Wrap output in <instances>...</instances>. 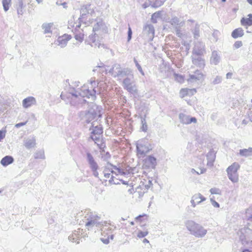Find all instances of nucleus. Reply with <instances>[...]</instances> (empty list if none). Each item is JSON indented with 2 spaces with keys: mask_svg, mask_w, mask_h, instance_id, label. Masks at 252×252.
<instances>
[{
  "mask_svg": "<svg viewBox=\"0 0 252 252\" xmlns=\"http://www.w3.org/2000/svg\"><path fill=\"white\" fill-rule=\"evenodd\" d=\"M70 35L64 34L63 36H59L57 39L58 45L61 48H63L67 45V42L71 39Z\"/></svg>",
  "mask_w": 252,
  "mask_h": 252,
  "instance_id": "15",
  "label": "nucleus"
},
{
  "mask_svg": "<svg viewBox=\"0 0 252 252\" xmlns=\"http://www.w3.org/2000/svg\"><path fill=\"white\" fill-rule=\"evenodd\" d=\"M80 229H78V230H75L73 233L69 236L68 237V240L70 241H71L72 242H76L77 244H78L79 243V241H77L78 240V238H79L80 236Z\"/></svg>",
  "mask_w": 252,
  "mask_h": 252,
  "instance_id": "27",
  "label": "nucleus"
},
{
  "mask_svg": "<svg viewBox=\"0 0 252 252\" xmlns=\"http://www.w3.org/2000/svg\"><path fill=\"white\" fill-rule=\"evenodd\" d=\"M166 0H158V6L162 5Z\"/></svg>",
  "mask_w": 252,
  "mask_h": 252,
  "instance_id": "63",
  "label": "nucleus"
},
{
  "mask_svg": "<svg viewBox=\"0 0 252 252\" xmlns=\"http://www.w3.org/2000/svg\"><path fill=\"white\" fill-rule=\"evenodd\" d=\"M145 140H140L136 143L137 155L139 157H143L150 151Z\"/></svg>",
  "mask_w": 252,
  "mask_h": 252,
  "instance_id": "8",
  "label": "nucleus"
},
{
  "mask_svg": "<svg viewBox=\"0 0 252 252\" xmlns=\"http://www.w3.org/2000/svg\"><path fill=\"white\" fill-rule=\"evenodd\" d=\"M34 158L35 159H44L45 158V155H44V152L43 150H39L38 151H36L34 155Z\"/></svg>",
  "mask_w": 252,
  "mask_h": 252,
  "instance_id": "37",
  "label": "nucleus"
},
{
  "mask_svg": "<svg viewBox=\"0 0 252 252\" xmlns=\"http://www.w3.org/2000/svg\"><path fill=\"white\" fill-rule=\"evenodd\" d=\"M144 217H146V218L147 216L145 214H144L143 215H139V216H138V217H137L136 218V220H138V221H141L142 220L141 219L144 218Z\"/></svg>",
  "mask_w": 252,
  "mask_h": 252,
  "instance_id": "59",
  "label": "nucleus"
},
{
  "mask_svg": "<svg viewBox=\"0 0 252 252\" xmlns=\"http://www.w3.org/2000/svg\"><path fill=\"white\" fill-rule=\"evenodd\" d=\"M185 225L190 234L197 238L203 237L207 232V230L202 226L193 220H187Z\"/></svg>",
  "mask_w": 252,
  "mask_h": 252,
  "instance_id": "2",
  "label": "nucleus"
},
{
  "mask_svg": "<svg viewBox=\"0 0 252 252\" xmlns=\"http://www.w3.org/2000/svg\"><path fill=\"white\" fill-rule=\"evenodd\" d=\"M134 63H135V65L137 67L138 70L140 71V72L142 74V75H144V72L142 70V67L141 66H140V65L138 63L137 61L135 59H134Z\"/></svg>",
  "mask_w": 252,
  "mask_h": 252,
  "instance_id": "46",
  "label": "nucleus"
},
{
  "mask_svg": "<svg viewBox=\"0 0 252 252\" xmlns=\"http://www.w3.org/2000/svg\"><path fill=\"white\" fill-rule=\"evenodd\" d=\"M191 172L193 174L196 173L197 174H199V173L198 172H196L194 169H191Z\"/></svg>",
  "mask_w": 252,
  "mask_h": 252,
  "instance_id": "64",
  "label": "nucleus"
},
{
  "mask_svg": "<svg viewBox=\"0 0 252 252\" xmlns=\"http://www.w3.org/2000/svg\"><path fill=\"white\" fill-rule=\"evenodd\" d=\"M109 72L114 77H124L129 74V71L127 68L122 69L121 65L117 63L113 65Z\"/></svg>",
  "mask_w": 252,
  "mask_h": 252,
  "instance_id": "4",
  "label": "nucleus"
},
{
  "mask_svg": "<svg viewBox=\"0 0 252 252\" xmlns=\"http://www.w3.org/2000/svg\"><path fill=\"white\" fill-rule=\"evenodd\" d=\"M96 35H97V34L96 33H94V35H93V34L90 35L89 36V41L90 42L89 44L92 47L97 46L98 48H99L101 44H100V43H99L98 42V40H96Z\"/></svg>",
  "mask_w": 252,
  "mask_h": 252,
  "instance_id": "22",
  "label": "nucleus"
},
{
  "mask_svg": "<svg viewBox=\"0 0 252 252\" xmlns=\"http://www.w3.org/2000/svg\"><path fill=\"white\" fill-rule=\"evenodd\" d=\"M24 6L23 4V2L22 0H19L16 5V9L17 11V14L19 15H22L24 13L23 9Z\"/></svg>",
  "mask_w": 252,
  "mask_h": 252,
  "instance_id": "32",
  "label": "nucleus"
},
{
  "mask_svg": "<svg viewBox=\"0 0 252 252\" xmlns=\"http://www.w3.org/2000/svg\"><path fill=\"white\" fill-rule=\"evenodd\" d=\"M90 130H92L91 134H96L97 135H100L102 132V128L100 126H94V122L92 123V128H90Z\"/></svg>",
  "mask_w": 252,
  "mask_h": 252,
  "instance_id": "26",
  "label": "nucleus"
},
{
  "mask_svg": "<svg viewBox=\"0 0 252 252\" xmlns=\"http://www.w3.org/2000/svg\"><path fill=\"white\" fill-rule=\"evenodd\" d=\"M239 154L241 156L249 157L252 155V148L244 149L240 150Z\"/></svg>",
  "mask_w": 252,
  "mask_h": 252,
  "instance_id": "31",
  "label": "nucleus"
},
{
  "mask_svg": "<svg viewBox=\"0 0 252 252\" xmlns=\"http://www.w3.org/2000/svg\"><path fill=\"white\" fill-rule=\"evenodd\" d=\"M203 78V74L199 71L197 70L193 74L189 75L188 81L190 82H194L199 81Z\"/></svg>",
  "mask_w": 252,
  "mask_h": 252,
  "instance_id": "19",
  "label": "nucleus"
},
{
  "mask_svg": "<svg viewBox=\"0 0 252 252\" xmlns=\"http://www.w3.org/2000/svg\"><path fill=\"white\" fill-rule=\"evenodd\" d=\"M170 22L171 25L173 26L179 25L180 26H183L184 25V23L180 22L179 19L177 17H174L172 18Z\"/></svg>",
  "mask_w": 252,
  "mask_h": 252,
  "instance_id": "39",
  "label": "nucleus"
},
{
  "mask_svg": "<svg viewBox=\"0 0 252 252\" xmlns=\"http://www.w3.org/2000/svg\"><path fill=\"white\" fill-rule=\"evenodd\" d=\"M220 61V56L219 52L213 51L210 59V62L211 64L217 65Z\"/></svg>",
  "mask_w": 252,
  "mask_h": 252,
  "instance_id": "16",
  "label": "nucleus"
},
{
  "mask_svg": "<svg viewBox=\"0 0 252 252\" xmlns=\"http://www.w3.org/2000/svg\"><path fill=\"white\" fill-rule=\"evenodd\" d=\"M36 145L35 137H28L24 140V145L27 149L34 148Z\"/></svg>",
  "mask_w": 252,
  "mask_h": 252,
  "instance_id": "17",
  "label": "nucleus"
},
{
  "mask_svg": "<svg viewBox=\"0 0 252 252\" xmlns=\"http://www.w3.org/2000/svg\"><path fill=\"white\" fill-rule=\"evenodd\" d=\"M100 217L95 213L89 212L85 216V226L88 230H92L93 227H96L100 228L101 234L105 235L106 230H111L110 224H107L106 221H100Z\"/></svg>",
  "mask_w": 252,
  "mask_h": 252,
  "instance_id": "1",
  "label": "nucleus"
},
{
  "mask_svg": "<svg viewBox=\"0 0 252 252\" xmlns=\"http://www.w3.org/2000/svg\"><path fill=\"white\" fill-rule=\"evenodd\" d=\"M199 27L200 26L198 24H196L194 28L191 30L193 37L195 39H198L200 36Z\"/></svg>",
  "mask_w": 252,
  "mask_h": 252,
  "instance_id": "35",
  "label": "nucleus"
},
{
  "mask_svg": "<svg viewBox=\"0 0 252 252\" xmlns=\"http://www.w3.org/2000/svg\"><path fill=\"white\" fill-rule=\"evenodd\" d=\"M11 0H2V5L5 11H7L9 9V6L11 5Z\"/></svg>",
  "mask_w": 252,
  "mask_h": 252,
  "instance_id": "38",
  "label": "nucleus"
},
{
  "mask_svg": "<svg viewBox=\"0 0 252 252\" xmlns=\"http://www.w3.org/2000/svg\"><path fill=\"white\" fill-rule=\"evenodd\" d=\"M211 201L212 202V204L215 207L219 208L220 207V204L214 200L213 199H212V198L211 199Z\"/></svg>",
  "mask_w": 252,
  "mask_h": 252,
  "instance_id": "52",
  "label": "nucleus"
},
{
  "mask_svg": "<svg viewBox=\"0 0 252 252\" xmlns=\"http://www.w3.org/2000/svg\"><path fill=\"white\" fill-rule=\"evenodd\" d=\"M192 199H193L197 204L206 200V198L202 196L200 193L194 194L192 197Z\"/></svg>",
  "mask_w": 252,
  "mask_h": 252,
  "instance_id": "30",
  "label": "nucleus"
},
{
  "mask_svg": "<svg viewBox=\"0 0 252 252\" xmlns=\"http://www.w3.org/2000/svg\"><path fill=\"white\" fill-rule=\"evenodd\" d=\"M53 23H44L42 25V28L44 30V33H51V29L53 26Z\"/></svg>",
  "mask_w": 252,
  "mask_h": 252,
  "instance_id": "33",
  "label": "nucleus"
},
{
  "mask_svg": "<svg viewBox=\"0 0 252 252\" xmlns=\"http://www.w3.org/2000/svg\"><path fill=\"white\" fill-rule=\"evenodd\" d=\"M93 13L94 10L91 4L83 5L80 10L81 16L79 18L80 22H83L82 19L84 18V16L87 14H90L92 15Z\"/></svg>",
  "mask_w": 252,
  "mask_h": 252,
  "instance_id": "12",
  "label": "nucleus"
},
{
  "mask_svg": "<svg viewBox=\"0 0 252 252\" xmlns=\"http://www.w3.org/2000/svg\"><path fill=\"white\" fill-rule=\"evenodd\" d=\"M241 23L243 26H252V19H250L249 18H242L241 20Z\"/></svg>",
  "mask_w": 252,
  "mask_h": 252,
  "instance_id": "36",
  "label": "nucleus"
},
{
  "mask_svg": "<svg viewBox=\"0 0 252 252\" xmlns=\"http://www.w3.org/2000/svg\"><path fill=\"white\" fill-rule=\"evenodd\" d=\"M100 135H97L96 134H92V135L91 136V138L94 140V141H98L99 140Z\"/></svg>",
  "mask_w": 252,
  "mask_h": 252,
  "instance_id": "49",
  "label": "nucleus"
},
{
  "mask_svg": "<svg viewBox=\"0 0 252 252\" xmlns=\"http://www.w3.org/2000/svg\"><path fill=\"white\" fill-rule=\"evenodd\" d=\"M144 31L148 33L150 38L154 37L155 30L153 25L150 24L146 25L144 28Z\"/></svg>",
  "mask_w": 252,
  "mask_h": 252,
  "instance_id": "25",
  "label": "nucleus"
},
{
  "mask_svg": "<svg viewBox=\"0 0 252 252\" xmlns=\"http://www.w3.org/2000/svg\"><path fill=\"white\" fill-rule=\"evenodd\" d=\"M192 63L200 68H204L205 66V60L201 57L191 56Z\"/></svg>",
  "mask_w": 252,
  "mask_h": 252,
  "instance_id": "14",
  "label": "nucleus"
},
{
  "mask_svg": "<svg viewBox=\"0 0 252 252\" xmlns=\"http://www.w3.org/2000/svg\"><path fill=\"white\" fill-rule=\"evenodd\" d=\"M205 53V45L203 42L197 41L194 43L192 56H202Z\"/></svg>",
  "mask_w": 252,
  "mask_h": 252,
  "instance_id": "9",
  "label": "nucleus"
},
{
  "mask_svg": "<svg viewBox=\"0 0 252 252\" xmlns=\"http://www.w3.org/2000/svg\"><path fill=\"white\" fill-rule=\"evenodd\" d=\"M6 131L5 129L0 130V142L5 138Z\"/></svg>",
  "mask_w": 252,
  "mask_h": 252,
  "instance_id": "47",
  "label": "nucleus"
},
{
  "mask_svg": "<svg viewBox=\"0 0 252 252\" xmlns=\"http://www.w3.org/2000/svg\"><path fill=\"white\" fill-rule=\"evenodd\" d=\"M222 81V78L221 76H217L216 78L214 79V80L212 82V84L214 85H216L220 84L221 83Z\"/></svg>",
  "mask_w": 252,
  "mask_h": 252,
  "instance_id": "44",
  "label": "nucleus"
},
{
  "mask_svg": "<svg viewBox=\"0 0 252 252\" xmlns=\"http://www.w3.org/2000/svg\"><path fill=\"white\" fill-rule=\"evenodd\" d=\"M232 76V73L231 72H228L226 74V78L230 79V78H231Z\"/></svg>",
  "mask_w": 252,
  "mask_h": 252,
  "instance_id": "62",
  "label": "nucleus"
},
{
  "mask_svg": "<svg viewBox=\"0 0 252 252\" xmlns=\"http://www.w3.org/2000/svg\"><path fill=\"white\" fill-rule=\"evenodd\" d=\"M123 84L124 89H126L130 93L135 94L137 92V87L132 76L124 79Z\"/></svg>",
  "mask_w": 252,
  "mask_h": 252,
  "instance_id": "7",
  "label": "nucleus"
},
{
  "mask_svg": "<svg viewBox=\"0 0 252 252\" xmlns=\"http://www.w3.org/2000/svg\"><path fill=\"white\" fill-rule=\"evenodd\" d=\"M244 35V31L242 28H238L234 30L232 33L231 36L234 38H237L239 37H241Z\"/></svg>",
  "mask_w": 252,
  "mask_h": 252,
  "instance_id": "29",
  "label": "nucleus"
},
{
  "mask_svg": "<svg viewBox=\"0 0 252 252\" xmlns=\"http://www.w3.org/2000/svg\"><path fill=\"white\" fill-rule=\"evenodd\" d=\"M239 168V164L237 162H234L227 168L226 171L228 178L233 183H236L238 181L237 171Z\"/></svg>",
  "mask_w": 252,
  "mask_h": 252,
  "instance_id": "6",
  "label": "nucleus"
},
{
  "mask_svg": "<svg viewBox=\"0 0 252 252\" xmlns=\"http://www.w3.org/2000/svg\"><path fill=\"white\" fill-rule=\"evenodd\" d=\"M113 165L109 162L107 163V165L105 166L103 170L104 176L105 178H109L110 177L109 180V183H112L113 182V176L111 175V173H113L114 170L112 168Z\"/></svg>",
  "mask_w": 252,
  "mask_h": 252,
  "instance_id": "11",
  "label": "nucleus"
},
{
  "mask_svg": "<svg viewBox=\"0 0 252 252\" xmlns=\"http://www.w3.org/2000/svg\"><path fill=\"white\" fill-rule=\"evenodd\" d=\"M158 19V12H155L151 17V20L153 23H157Z\"/></svg>",
  "mask_w": 252,
  "mask_h": 252,
  "instance_id": "48",
  "label": "nucleus"
},
{
  "mask_svg": "<svg viewBox=\"0 0 252 252\" xmlns=\"http://www.w3.org/2000/svg\"><path fill=\"white\" fill-rule=\"evenodd\" d=\"M158 18H160L163 21H168L169 20V18L166 17V14L163 11H158Z\"/></svg>",
  "mask_w": 252,
  "mask_h": 252,
  "instance_id": "41",
  "label": "nucleus"
},
{
  "mask_svg": "<svg viewBox=\"0 0 252 252\" xmlns=\"http://www.w3.org/2000/svg\"><path fill=\"white\" fill-rule=\"evenodd\" d=\"M101 31L102 32H107V28L104 23L99 21L94 25L93 27V32L95 33L96 32Z\"/></svg>",
  "mask_w": 252,
  "mask_h": 252,
  "instance_id": "18",
  "label": "nucleus"
},
{
  "mask_svg": "<svg viewBox=\"0 0 252 252\" xmlns=\"http://www.w3.org/2000/svg\"><path fill=\"white\" fill-rule=\"evenodd\" d=\"M190 202L191 203V206L193 207H195L196 206V202L191 198V200L190 201Z\"/></svg>",
  "mask_w": 252,
  "mask_h": 252,
  "instance_id": "61",
  "label": "nucleus"
},
{
  "mask_svg": "<svg viewBox=\"0 0 252 252\" xmlns=\"http://www.w3.org/2000/svg\"><path fill=\"white\" fill-rule=\"evenodd\" d=\"M84 37V33L79 31L78 32V33H76L74 36L75 39L81 42L83 40Z\"/></svg>",
  "mask_w": 252,
  "mask_h": 252,
  "instance_id": "40",
  "label": "nucleus"
},
{
  "mask_svg": "<svg viewBox=\"0 0 252 252\" xmlns=\"http://www.w3.org/2000/svg\"><path fill=\"white\" fill-rule=\"evenodd\" d=\"M132 30L130 27L128 28V32H127V41H129L131 39L132 37Z\"/></svg>",
  "mask_w": 252,
  "mask_h": 252,
  "instance_id": "50",
  "label": "nucleus"
},
{
  "mask_svg": "<svg viewBox=\"0 0 252 252\" xmlns=\"http://www.w3.org/2000/svg\"><path fill=\"white\" fill-rule=\"evenodd\" d=\"M175 31H176V35L178 37H181L182 33L181 32H180V30L179 29V28H177V27H176Z\"/></svg>",
  "mask_w": 252,
  "mask_h": 252,
  "instance_id": "54",
  "label": "nucleus"
},
{
  "mask_svg": "<svg viewBox=\"0 0 252 252\" xmlns=\"http://www.w3.org/2000/svg\"><path fill=\"white\" fill-rule=\"evenodd\" d=\"M112 168L113 170H115V171L114 170L113 173L116 174V175H125L126 174V173L125 171V170L121 168L120 167H117L116 166L113 165Z\"/></svg>",
  "mask_w": 252,
  "mask_h": 252,
  "instance_id": "34",
  "label": "nucleus"
},
{
  "mask_svg": "<svg viewBox=\"0 0 252 252\" xmlns=\"http://www.w3.org/2000/svg\"><path fill=\"white\" fill-rule=\"evenodd\" d=\"M101 241L105 244H107L109 243V236H108L107 238H101Z\"/></svg>",
  "mask_w": 252,
  "mask_h": 252,
  "instance_id": "56",
  "label": "nucleus"
},
{
  "mask_svg": "<svg viewBox=\"0 0 252 252\" xmlns=\"http://www.w3.org/2000/svg\"><path fill=\"white\" fill-rule=\"evenodd\" d=\"M5 110V107L4 106V104H2V105H0V114L3 113Z\"/></svg>",
  "mask_w": 252,
  "mask_h": 252,
  "instance_id": "58",
  "label": "nucleus"
},
{
  "mask_svg": "<svg viewBox=\"0 0 252 252\" xmlns=\"http://www.w3.org/2000/svg\"><path fill=\"white\" fill-rule=\"evenodd\" d=\"M246 215L248 220H252V213H248V209L246 211Z\"/></svg>",
  "mask_w": 252,
  "mask_h": 252,
  "instance_id": "57",
  "label": "nucleus"
},
{
  "mask_svg": "<svg viewBox=\"0 0 252 252\" xmlns=\"http://www.w3.org/2000/svg\"><path fill=\"white\" fill-rule=\"evenodd\" d=\"M210 191L212 194H220V190L216 188L211 189Z\"/></svg>",
  "mask_w": 252,
  "mask_h": 252,
  "instance_id": "45",
  "label": "nucleus"
},
{
  "mask_svg": "<svg viewBox=\"0 0 252 252\" xmlns=\"http://www.w3.org/2000/svg\"><path fill=\"white\" fill-rule=\"evenodd\" d=\"M95 94V91L94 89H93L92 92L90 91L89 90H86L81 91H76L75 93H71L72 95L75 97L80 96L83 97H87L88 98L90 97V96H92L93 97L94 96Z\"/></svg>",
  "mask_w": 252,
  "mask_h": 252,
  "instance_id": "13",
  "label": "nucleus"
},
{
  "mask_svg": "<svg viewBox=\"0 0 252 252\" xmlns=\"http://www.w3.org/2000/svg\"><path fill=\"white\" fill-rule=\"evenodd\" d=\"M188 90L187 89H182L181 91L180 94L182 95V97H184L185 95H187Z\"/></svg>",
  "mask_w": 252,
  "mask_h": 252,
  "instance_id": "55",
  "label": "nucleus"
},
{
  "mask_svg": "<svg viewBox=\"0 0 252 252\" xmlns=\"http://www.w3.org/2000/svg\"><path fill=\"white\" fill-rule=\"evenodd\" d=\"M27 122H28V121H26L25 122H22V123H18V124L15 125V126L16 128H19V127H20L22 126H25L27 123Z\"/></svg>",
  "mask_w": 252,
  "mask_h": 252,
  "instance_id": "53",
  "label": "nucleus"
},
{
  "mask_svg": "<svg viewBox=\"0 0 252 252\" xmlns=\"http://www.w3.org/2000/svg\"><path fill=\"white\" fill-rule=\"evenodd\" d=\"M110 158V154L107 152L106 153L105 157L104 158V160H107L108 158Z\"/></svg>",
  "mask_w": 252,
  "mask_h": 252,
  "instance_id": "60",
  "label": "nucleus"
},
{
  "mask_svg": "<svg viewBox=\"0 0 252 252\" xmlns=\"http://www.w3.org/2000/svg\"><path fill=\"white\" fill-rule=\"evenodd\" d=\"M234 46L236 48H239L242 46V42L241 41H237L235 42Z\"/></svg>",
  "mask_w": 252,
  "mask_h": 252,
  "instance_id": "51",
  "label": "nucleus"
},
{
  "mask_svg": "<svg viewBox=\"0 0 252 252\" xmlns=\"http://www.w3.org/2000/svg\"><path fill=\"white\" fill-rule=\"evenodd\" d=\"M86 160L93 175L95 177L98 178L99 174L97 171L99 169L98 164L93 155L89 152L86 153Z\"/></svg>",
  "mask_w": 252,
  "mask_h": 252,
  "instance_id": "5",
  "label": "nucleus"
},
{
  "mask_svg": "<svg viewBox=\"0 0 252 252\" xmlns=\"http://www.w3.org/2000/svg\"><path fill=\"white\" fill-rule=\"evenodd\" d=\"M180 121L181 123L189 125L191 123H196L197 120L195 117H190L184 113H180L179 115Z\"/></svg>",
  "mask_w": 252,
  "mask_h": 252,
  "instance_id": "10",
  "label": "nucleus"
},
{
  "mask_svg": "<svg viewBox=\"0 0 252 252\" xmlns=\"http://www.w3.org/2000/svg\"><path fill=\"white\" fill-rule=\"evenodd\" d=\"M90 108L86 112H82L81 115H83L82 119L87 123L93 121L98 115L97 106L95 104L92 103Z\"/></svg>",
  "mask_w": 252,
  "mask_h": 252,
  "instance_id": "3",
  "label": "nucleus"
},
{
  "mask_svg": "<svg viewBox=\"0 0 252 252\" xmlns=\"http://www.w3.org/2000/svg\"><path fill=\"white\" fill-rule=\"evenodd\" d=\"M35 99L32 96H29L23 100V106L24 108H28L32 105L35 104Z\"/></svg>",
  "mask_w": 252,
  "mask_h": 252,
  "instance_id": "20",
  "label": "nucleus"
},
{
  "mask_svg": "<svg viewBox=\"0 0 252 252\" xmlns=\"http://www.w3.org/2000/svg\"><path fill=\"white\" fill-rule=\"evenodd\" d=\"M145 163H147L149 167L155 168L157 164V159L152 156H149L145 159Z\"/></svg>",
  "mask_w": 252,
  "mask_h": 252,
  "instance_id": "21",
  "label": "nucleus"
},
{
  "mask_svg": "<svg viewBox=\"0 0 252 252\" xmlns=\"http://www.w3.org/2000/svg\"><path fill=\"white\" fill-rule=\"evenodd\" d=\"M141 124L142 126L140 129L142 131L146 132L147 130V125L146 124V120L144 119H141Z\"/></svg>",
  "mask_w": 252,
  "mask_h": 252,
  "instance_id": "43",
  "label": "nucleus"
},
{
  "mask_svg": "<svg viewBox=\"0 0 252 252\" xmlns=\"http://www.w3.org/2000/svg\"><path fill=\"white\" fill-rule=\"evenodd\" d=\"M165 71L167 70L168 71H169V67L168 66H165ZM170 73H173L174 75V77L175 78V79L178 82L181 83H183L184 81V79L183 76H182L181 75H179L177 73H174L173 70L170 71Z\"/></svg>",
  "mask_w": 252,
  "mask_h": 252,
  "instance_id": "28",
  "label": "nucleus"
},
{
  "mask_svg": "<svg viewBox=\"0 0 252 252\" xmlns=\"http://www.w3.org/2000/svg\"><path fill=\"white\" fill-rule=\"evenodd\" d=\"M148 234V232L147 230L145 231H141L139 230L137 232V236L139 238H143L146 236Z\"/></svg>",
  "mask_w": 252,
  "mask_h": 252,
  "instance_id": "42",
  "label": "nucleus"
},
{
  "mask_svg": "<svg viewBox=\"0 0 252 252\" xmlns=\"http://www.w3.org/2000/svg\"><path fill=\"white\" fill-rule=\"evenodd\" d=\"M13 162L14 158L10 156H6L1 159L0 163L3 166H6L9 164L12 163Z\"/></svg>",
  "mask_w": 252,
  "mask_h": 252,
  "instance_id": "24",
  "label": "nucleus"
},
{
  "mask_svg": "<svg viewBox=\"0 0 252 252\" xmlns=\"http://www.w3.org/2000/svg\"><path fill=\"white\" fill-rule=\"evenodd\" d=\"M207 166L212 167L215 158V154L213 151H210L207 155Z\"/></svg>",
  "mask_w": 252,
  "mask_h": 252,
  "instance_id": "23",
  "label": "nucleus"
}]
</instances>
